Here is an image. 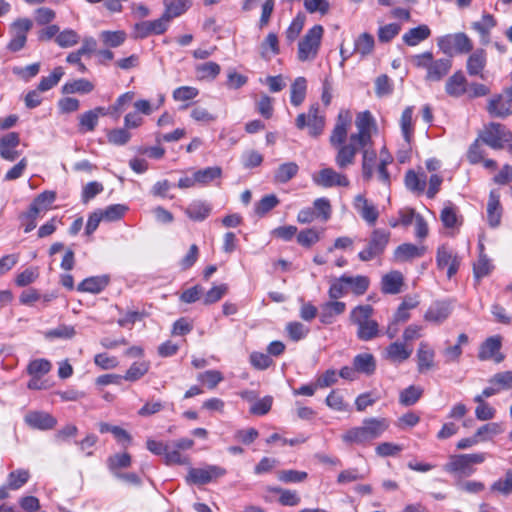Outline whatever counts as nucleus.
<instances>
[{
  "label": "nucleus",
  "instance_id": "27",
  "mask_svg": "<svg viewBox=\"0 0 512 512\" xmlns=\"http://www.w3.org/2000/svg\"><path fill=\"white\" fill-rule=\"evenodd\" d=\"M451 308L446 302L436 301L432 303L424 314V319L434 324H441L450 315Z\"/></svg>",
  "mask_w": 512,
  "mask_h": 512
},
{
  "label": "nucleus",
  "instance_id": "9",
  "mask_svg": "<svg viewBox=\"0 0 512 512\" xmlns=\"http://www.w3.org/2000/svg\"><path fill=\"white\" fill-rule=\"evenodd\" d=\"M319 105L313 104L309 107L308 113H300L295 120V125L302 130L308 128V133L312 137H318L322 134L325 126V118L319 112Z\"/></svg>",
  "mask_w": 512,
  "mask_h": 512
},
{
  "label": "nucleus",
  "instance_id": "59",
  "mask_svg": "<svg viewBox=\"0 0 512 512\" xmlns=\"http://www.w3.org/2000/svg\"><path fill=\"white\" fill-rule=\"evenodd\" d=\"M313 209L316 212V218L326 222L332 214V207L329 199L325 197L317 198L313 202Z\"/></svg>",
  "mask_w": 512,
  "mask_h": 512
},
{
  "label": "nucleus",
  "instance_id": "54",
  "mask_svg": "<svg viewBox=\"0 0 512 512\" xmlns=\"http://www.w3.org/2000/svg\"><path fill=\"white\" fill-rule=\"evenodd\" d=\"M29 478H30V473L28 470L18 469V470L12 471L8 475V479H7L8 488L11 490H18L28 482Z\"/></svg>",
  "mask_w": 512,
  "mask_h": 512
},
{
  "label": "nucleus",
  "instance_id": "56",
  "mask_svg": "<svg viewBox=\"0 0 512 512\" xmlns=\"http://www.w3.org/2000/svg\"><path fill=\"white\" fill-rule=\"evenodd\" d=\"M63 75V68L60 66L56 67L49 76L41 78L37 88L39 89V91L46 92L52 89L54 86H56L63 77Z\"/></svg>",
  "mask_w": 512,
  "mask_h": 512
},
{
  "label": "nucleus",
  "instance_id": "7",
  "mask_svg": "<svg viewBox=\"0 0 512 512\" xmlns=\"http://www.w3.org/2000/svg\"><path fill=\"white\" fill-rule=\"evenodd\" d=\"M324 29L321 25H314L298 43L297 57L301 62L313 61L319 52Z\"/></svg>",
  "mask_w": 512,
  "mask_h": 512
},
{
  "label": "nucleus",
  "instance_id": "41",
  "mask_svg": "<svg viewBox=\"0 0 512 512\" xmlns=\"http://www.w3.org/2000/svg\"><path fill=\"white\" fill-rule=\"evenodd\" d=\"M400 127L404 140L409 145L414 134L412 106L406 107L402 112Z\"/></svg>",
  "mask_w": 512,
  "mask_h": 512
},
{
  "label": "nucleus",
  "instance_id": "51",
  "mask_svg": "<svg viewBox=\"0 0 512 512\" xmlns=\"http://www.w3.org/2000/svg\"><path fill=\"white\" fill-rule=\"evenodd\" d=\"M422 394L421 387L411 385L400 392L399 402L403 406H412L421 398Z\"/></svg>",
  "mask_w": 512,
  "mask_h": 512
},
{
  "label": "nucleus",
  "instance_id": "18",
  "mask_svg": "<svg viewBox=\"0 0 512 512\" xmlns=\"http://www.w3.org/2000/svg\"><path fill=\"white\" fill-rule=\"evenodd\" d=\"M435 350L426 341L420 342L417 352V370L419 373H426L435 367Z\"/></svg>",
  "mask_w": 512,
  "mask_h": 512
},
{
  "label": "nucleus",
  "instance_id": "12",
  "mask_svg": "<svg viewBox=\"0 0 512 512\" xmlns=\"http://www.w3.org/2000/svg\"><path fill=\"white\" fill-rule=\"evenodd\" d=\"M315 185L322 188L348 187L350 184L346 175L335 171L333 168L325 167L312 175Z\"/></svg>",
  "mask_w": 512,
  "mask_h": 512
},
{
  "label": "nucleus",
  "instance_id": "61",
  "mask_svg": "<svg viewBox=\"0 0 512 512\" xmlns=\"http://www.w3.org/2000/svg\"><path fill=\"white\" fill-rule=\"evenodd\" d=\"M80 40L78 33L72 29H65L55 38V42L62 48L76 45Z\"/></svg>",
  "mask_w": 512,
  "mask_h": 512
},
{
  "label": "nucleus",
  "instance_id": "26",
  "mask_svg": "<svg viewBox=\"0 0 512 512\" xmlns=\"http://www.w3.org/2000/svg\"><path fill=\"white\" fill-rule=\"evenodd\" d=\"M502 211L499 193L496 190L490 191L487 203V220L490 227L496 228L500 225Z\"/></svg>",
  "mask_w": 512,
  "mask_h": 512
},
{
  "label": "nucleus",
  "instance_id": "38",
  "mask_svg": "<svg viewBox=\"0 0 512 512\" xmlns=\"http://www.w3.org/2000/svg\"><path fill=\"white\" fill-rule=\"evenodd\" d=\"M94 88L95 86L91 81L85 78H80L66 82L62 86V92L64 94H88L92 92Z\"/></svg>",
  "mask_w": 512,
  "mask_h": 512
},
{
  "label": "nucleus",
  "instance_id": "44",
  "mask_svg": "<svg viewBox=\"0 0 512 512\" xmlns=\"http://www.w3.org/2000/svg\"><path fill=\"white\" fill-rule=\"evenodd\" d=\"M348 293L346 275L335 277L330 280L328 296L331 300H338Z\"/></svg>",
  "mask_w": 512,
  "mask_h": 512
},
{
  "label": "nucleus",
  "instance_id": "11",
  "mask_svg": "<svg viewBox=\"0 0 512 512\" xmlns=\"http://www.w3.org/2000/svg\"><path fill=\"white\" fill-rule=\"evenodd\" d=\"M389 239L390 232L383 229H375L371 233L367 247L359 252V259L366 262L381 255L385 251L389 243Z\"/></svg>",
  "mask_w": 512,
  "mask_h": 512
},
{
  "label": "nucleus",
  "instance_id": "53",
  "mask_svg": "<svg viewBox=\"0 0 512 512\" xmlns=\"http://www.w3.org/2000/svg\"><path fill=\"white\" fill-rule=\"evenodd\" d=\"M128 207L123 204H112L105 209H99L104 221L113 222L120 220L127 212Z\"/></svg>",
  "mask_w": 512,
  "mask_h": 512
},
{
  "label": "nucleus",
  "instance_id": "15",
  "mask_svg": "<svg viewBox=\"0 0 512 512\" xmlns=\"http://www.w3.org/2000/svg\"><path fill=\"white\" fill-rule=\"evenodd\" d=\"M436 263L439 269L447 268V277L451 279L459 269L460 259L451 249L441 246L437 249Z\"/></svg>",
  "mask_w": 512,
  "mask_h": 512
},
{
  "label": "nucleus",
  "instance_id": "17",
  "mask_svg": "<svg viewBox=\"0 0 512 512\" xmlns=\"http://www.w3.org/2000/svg\"><path fill=\"white\" fill-rule=\"evenodd\" d=\"M24 421L29 427L43 431L53 429L57 424L56 418L44 411H30Z\"/></svg>",
  "mask_w": 512,
  "mask_h": 512
},
{
  "label": "nucleus",
  "instance_id": "8",
  "mask_svg": "<svg viewBox=\"0 0 512 512\" xmlns=\"http://www.w3.org/2000/svg\"><path fill=\"white\" fill-rule=\"evenodd\" d=\"M437 45L448 56L467 54L473 50L471 39L463 32L444 35L438 39Z\"/></svg>",
  "mask_w": 512,
  "mask_h": 512
},
{
  "label": "nucleus",
  "instance_id": "25",
  "mask_svg": "<svg viewBox=\"0 0 512 512\" xmlns=\"http://www.w3.org/2000/svg\"><path fill=\"white\" fill-rule=\"evenodd\" d=\"M109 113L104 107H96L86 111L79 116V131L82 133L92 132L95 130L100 116Z\"/></svg>",
  "mask_w": 512,
  "mask_h": 512
},
{
  "label": "nucleus",
  "instance_id": "20",
  "mask_svg": "<svg viewBox=\"0 0 512 512\" xmlns=\"http://www.w3.org/2000/svg\"><path fill=\"white\" fill-rule=\"evenodd\" d=\"M487 112L491 117L506 118L512 114V101L502 94H496L488 100Z\"/></svg>",
  "mask_w": 512,
  "mask_h": 512
},
{
  "label": "nucleus",
  "instance_id": "10",
  "mask_svg": "<svg viewBox=\"0 0 512 512\" xmlns=\"http://www.w3.org/2000/svg\"><path fill=\"white\" fill-rule=\"evenodd\" d=\"M33 27V22L29 18H17L9 28L11 39L7 44V49L11 52L22 50L27 42V35Z\"/></svg>",
  "mask_w": 512,
  "mask_h": 512
},
{
  "label": "nucleus",
  "instance_id": "43",
  "mask_svg": "<svg viewBox=\"0 0 512 512\" xmlns=\"http://www.w3.org/2000/svg\"><path fill=\"white\" fill-rule=\"evenodd\" d=\"M298 171L299 166L295 162H286L277 168L274 179L278 183H287L297 175Z\"/></svg>",
  "mask_w": 512,
  "mask_h": 512
},
{
  "label": "nucleus",
  "instance_id": "14",
  "mask_svg": "<svg viewBox=\"0 0 512 512\" xmlns=\"http://www.w3.org/2000/svg\"><path fill=\"white\" fill-rule=\"evenodd\" d=\"M168 26L162 16L153 21H142L134 25L133 37L136 39H144L150 35H161L166 32Z\"/></svg>",
  "mask_w": 512,
  "mask_h": 512
},
{
  "label": "nucleus",
  "instance_id": "35",
  "mask_svg": "<svg viewBox=\"0 0 512 512\" xmlns=\"http://www.w3.org/2000/svg\"><path fill=\"white\" fill-rule=\"evenodd\" d=\"M131 463V455L127 452L113 454L106 460L107 467L113 476L120 473V469L130 467Z\"/></svg>",
  "mask_w": 512,
  "mask_h": 512
},
{
  "label": "nucleus",
  "instance_id": "52",
  "mask_svg": "<svg viewBox=\"0 0 512 512\" xmlns=\"http://www.w3.org/2000/svg\"><path fill=\"white\" fill-rule=\"evenodd\" d=\"M321 233L322 231L316 228L302 230L297 234V242L303 247L310 248L321 239Z\"/></svg>",
  "mask_w": 512,
  "mask_h": 512
},
{
  "label": "nucleus",
  "instance_id": "5",
  "mask_svg": "<svg viewBox=\"0 0 512 512\" xmlns=\"http://www.w3.org/2000/svg\"><path fill=\"white\" fill-rule=\"evenodd\" d=\"M412 63L415 67L426 69V81H440L448 74L452 67V61L449 58H441L434 60L431 52H423L412 56Z\"/></svg>",
  "mask_w": 512,
  "mask_h": 512
},
{
  "label": "nucleus",
  "instance_id": "64",
  "mask_svg": "<svg viewBox=\"0 0 512 512\" xmlns=\"http://www.w3.org/2000/svg\"><path fill=\"white\" fill-rule=\"evenodd\" d=\"M489 382L492 385H497L499 391L512 389V371L496 373L490 378Z\"/></svg>",
  "mask_w": 512,
  "mask_h": 512
},
{
  "label": "nucleus",
  "instance_id": "57",
  "mask_svg": "<svg viewBox=\"0 0 512 512\" xmlns=\"http://www.w3.org/2000/svg\"><path fill=\"white\" fill-rule=\"evenodd\" d=\"M374 45V37L371 34L365 32L355 40V51L362 56H366L373 51Z\"/></svg>",
  "mask_w": 512,
  "mask_h": 512
},
{
  "label": "nucleus",
  "instance_id": "62",
  "mask_svg": "<svg viewBox=\"0 0 512 512\" xmlns=\"http://www.w3.org/2000/svg\"><path fill=\"white\" fill-rule=\"evenodd\" d=\"M286 331L291 340L297 342L304 339L310 332V329L301 322H289L286 325Z\"/></svg>",
  "mask_w": 512,
  "mask_h": 512
},
{
  "label": "nucleus",
  "instance_id": "40",
  "mask_svg": "<svg viewBox=\"0 0 512 512\" xmlns=\"http://www.w3.org/2000/svg\"><path fill=\"white\" fill-rule=\"evenodd\" d=\"M353 366L357 372L371 375L376 369L375 359L372 354L362 353L354 357Z\"/></svg>",
  "mask_w": 512,
  "mask_h": 512
},
{
  "label": "nucleus",
  "instance_id": "50",
  "mask_svg": "<svg viewBox=\"0 0 512 512\" xmlns=\"http://www.w3.org/2000/svg\"><path fill=\"white\" fill-rule=\"evenodd\" d=\"M150 369V362L148 361H137L134 362L124 375L126 381H137L141 379Z\"/></svg>",
  "mask_w": 512,
  "mask_h": 512
},
{
  "label": "nucleus",
  "instance_id": "24",
  "mask_svg": "<svg viewBox=\"0 0 512 512\" xmlns=\"http://www.w3.org/2000/svg\"><path fill=\"white\" fill-rule=\"evenodd\" d=\"M487 64V54L482 48L474 50L467 59L466 69L470 76L484 79L483 70Z\"/></svg>",
  "mask_w": 512,
  "mask_h": 512
},
{
  "label": "nucleus",
  "instance_id": "1",
  "mask_svg": "<svg viewBox=\"0 0 512 512\" xmlns=\"http://www.w3.org/2000/svg\"><path fill=\"white\" fill-rule=\"evenodd\" d=\"M374 119L369 111L360 112L355 121L356 133H352L346 144L336 146L338 148L335 163L340 169L354 164L358 150L371 144V131L374 127Z\"/></svg>",
  "mask_w": 512,
  "mask_h": 512
},
{
  "label": "nucleus",
  "instance_id": "28",
  "mask_svg": "<svg viewBox=\"0 0 512 512\" xmlns=\"http://www.w3.org/2000/svg\"><path fill=\"white\" fill-rule=\"evenodd\" d=\"M424 246H417L411 243H404L399 245L394 251V258L399 262L410 261L415 258H420L425 254Z\"/></svg>",
  "mask_w": 512,
  "mask_h": 512
},
{
  "label": "nucleus",
  "instance_id": "19",
  "mask_svg": "<svg viewBox=\"0 0 512 512\" xmlns=\"http://www.w3.org/2000/svg\"><path fill=\"white\" fill-rule=\"evenodd\" d=\"M350 123L351 117L349 112H340L338 114L336 124L330 135V144L332 146L335 147L341 144H345Z\"/></svg>",
  "mask_w": 512,
  "mask_h": 512
},
{
  "label": "nucleus",
  "instance_id": "47",
  "mask_svg": "<svg viewBox=\"0 0 512 512\" xmlns=\"http://www.w3.org/2000/svg\"><path fill=\"white\" fill-rule=\"evenodd\" d=\"M480 254L477 262L473 266L474 276L477 279L483 278L490 274L493 269V265L490 259L483 253V244L479 245Z\"/></svg>",
  "mask_w": 512,
  "mask_h": 512
},
{
  "label": "nucleus",
  "instance_id": "2",
  "mask_svg": "<svg viewBox=\"0 0 512 512\" xmlns=\"http://www.w3.org/2000/svg\"><path fill=\"white\" fill-rule=\"evenodd\" d=\"M388 428L389 421L386 418H365L361 426L348 429L341 438L349 445H366L380 438Z\"/></svg>",
  "mask_w": 512,
  "mask_h": 512
},
{
  "label": "nucleus",
  "instance_id": "63",
  "mask_svg": "<svg viewBox=\"0 0 512 512\" xmlns=\"http://www.w3.org/2000/svg\"><path fill=\"white\" fill-rule=\"evenodd\" d=\"M490 490L492 492H498L503 495H509L512 493V470H508L505 474L504 479H498L495 481Z\"/></svg>",
  "mask_w": 512,
  "mask_h": 512
},
{
  "label": "nucleus",
  "instance_id": "3",
  "mask_svg": "<svg viewBox=\"0 0 512 512\" xmlns=\"http://www.w3.org/2000/svg\"><path fill=\"white\" fill-rule=\"evenodd\" d=\"M487 456L485 452L453 454L448 457L443 469L453 477L462 480L472 476L477 471L476 465L484 463Z\"/></svg>",
  "mask_w": 512,
  "mask_h": 512
},
{
  "label": "nucleus",
  "instance_id": "32",
  "mask_svg": "<svg viewBox=\"0 0 512 512\" xmlns=\"http://www.w3.org/2000/svg\"><path fill=\"white\" fill-rule=\"evenodd\" d=\"M212 207L205 201L194 200L186 208L185 214L193 221H203L211 213Z\"/></svg>",
  "mask_w": 512,
  "mask_h": 512
},
{
  "label": "nucleus",
  "instance_id": "48",
  "mask_svg": "<svg viewBox=\"0 0 512 512\" xmlns=\"http://www.w3.org/2000/svg\"><path fill=\"white\" fill-rule=\"evenodd\" d=\"M198 185L205 186L222 175V169L218 166L206 167L194 171Z\"/></svg>",
  "mask_w": 512,
  "mask_h": 512
},
{
  "label": "nucleus",
  "instance_id": "30",
  "mask_svg": "<svg viewBox=\"0 0 512 512\" xmlns=\"http://www.w3.org/2000/svg\"><path fill=\"white\" fill-rule=\"evenodd\" d=\"M109 283V277L106 275L92 276L84 279L78 284L79 292L98 294L102 292Z\"/></svg>",
  "mask_w": 512,
  "mask_h": 512
},
{
  "label": "nucleus",
  "instance_id": "29",
  "mask_svg": "<svg viewBox=\"0 0 512 512\" xmlns=\"http://www.w3.org/2000/svg\"><path fill=\"white\" fill-rule=\"evenodd\" d=\"M431 36V29L426 24L409 29L402 36V41L410 47H414L427 40Z\"/></svg>",
  "mask_w": 512,
  "mask_h": 512
},
{
  "label": "nucleus",
  "instance_id": "22",
  "mask_svg": "<svg viewBox=\"0 0 512 512\" xmlns=\"http://www.w3.org/2000/svg\"><path fill=\"white\" fill-rule=\"evenodd\" d=\"M20 143V136L17 132H9L0 138V156L8 161L18 158L19 152L15 148Z\"/></svg>",
  "mask_w": 512,
  "mask_h": 512
},
{
  "label": "nucleus",
  "instance_id": "23",
  "mask_svg": "<svg viewBox=\"0 0 512 512\" xmlns=\"http://www.w3.org/2000/svg\"><path fill=\"white\" fill-rule=\"evenodd\" d=\"M354 208L369 225L376 223L379 217L378 209L374 204L369 203L364 195L358 194L355 196Z\"/></svg>",
  "mask_w": 512,
  "mask_h": 512
},
{
  "label": "nucleus",
  "instance_id": "58",
  "mask_svg": "<svg viewBox=\"0 0 512 512\" xmlns=\"http://www.w3.org/2000/svg\"><path fill=\"white\" fill-rule=\"evenodd\" d=\"M503 431L501 424L496 422L487 423L479 427L476 436L480 441H488Z\"/></svg>",
  "mask_w": 512,
  "mask_h": 512
},
{
  "label": "nucleus",
  "instance_id": "39",
  "mask_svg": "<svg viewBox=\"0 0 512 512\" xmlns=\"http://www.w3.org/2000/svg\"><path fill=\"white\" fill-rule=\"evenodd\" d=\"M307 81L304 77H297L291 84L290 102L293 106H300L306 97Z\"/></svg>",
  "mask_w": 512,
  "mask_h": 512
},
{
  "label": "nucleus",
  "instance_id": "42",
  "mask_svg": "<svg viewBox=\"0 0 512 512\" xmlns=\"http://www.w3.org/2000/svg\"><path fill=\"white\" fill-rule=\"evenodd\" d=\"M443 225L447 228H454L460 224L458 208L450 201L444 204L440 214Z\"/></svg>",
  "mask_w": 512,
  "mask_h": 512
},
{
  "label": "nucleus",
  "instance_id": "13",
  "mask_svg": "<svg viewBox=\"0 0 512 512\" xmlns=\"http://www.w3.org/2000/svg\"><path fill=\"white\" fill-rule=\"evenodd\" d=\"M226 474V469L217 465H208L204 468H190L186 477L187 482L204 485Z\"/></svg>",
  "mask_w": 512,
  "mask_h": 512
},
{
  "label": "nucleus",
  "instance_id": "4",
  "mask_svg": "<svg viewBox=\"0 0 512 512\" xmlns=\"http://www.w3.org/2000/svg\"><path fill=\"white\" fill-rule=\"evenodd\" d=\"M373 312L371 305H358L350 313V321L357 325V337L362 341H370L379 334L377 321L371 319Z\"/></svg>",
  "mask_w": 512,
  "mask_h": 512
},
{
  "label": "nucleus",
  "instance_id": "37",
  "mask_svg": "<svg viewBox=\"0 0 512 512\" xmlns=\"http://www.w3.org/2000/svg\"><path fill=\"white\" fill-rule=\"evenodd\" d=\"M445 90L453 97H459L466 92V78L462 72L454 73L446 82Z\"/></svg>",
  "mask_w": 512,
  "mask_h": 512
},
{
  "label": "nucleus",
  "instance_id": "36",
  "mask_svg": "<svg viewBox=\"0 0 512 512\" xmlns=\"http://www.w3.org/2000/svg\"><path fill=\"white\" fill-rule=\"evenodd\" d=\"M496 26V20L491 14H484L480 21L472 23V28L481 35L482 44L489 43L490 31Z\"/></svg>",
  "mask_w": 512,
  "mask_h": 512
},
{
  "label": "nucleus",
  "instance_id": "60",
  "mask_svg": "<svg viewBox=\"0 0 512 512\" xmlns=\"http://www.w3.org/2000/svg\"><path fill=\"white\" fill-rule=\"evenodd\" d=\"M221 71V67L216 62H205L196 66V72L200 79H215Z\"/></svg>",
  "mask_w": 512,
  "mask_h": 512
},
{
  "label": "nucleus",
  "instance_id": "21",
  "mask_svg": "<svg viewBox=\"0 0 512 512\" xmlns=\"http://www.w3.org/2000/svg\"><path fill=\"white\" fill-rule=\"evenodd\" d=\"M346 310V304L338 300L324 302L320 306L319 320L324 325L332 324L335 318L343 314Z\"/></svg>",
  "mask_w": 512,
  "mask_h": 512
},
{
  "label": "nucleus",
  "instance_id": "46",
  "mask_svg": "<svg viewBox=\"0 0 512 512\" xmlns=\"http://www.w3.org/2000/svg\"><path fill=\"white\" fill-rule=\"evenodd\" d=\"M348 291L350 290L353 294L359 296L366 293L369 288L370 280L367 276L357 275L348 276L346 275Z\"/></svg>",
  "mask_w": 512,
  "mask_h": 512
},
{
  "label": "nucleus",
  "instance_id": "55",
  "mask_svg": "<svg viewBox=\"0 0 512 512\" xmlns=\"http://www.w3.org/2000/svg\"><path fill=\"white\" fill-rule=\"evenodd\" d=\"M100 38L103 43L112 48H116L121 46L126 40V33L122 30L118 31H102L100 33Z\"/></svg>",
  "mask_w": 512,
  "mask_h": 512
},
{
  "label": "nucleus",
  "instance_id": "16",
  "mask_svg": "<svg viewBox=\"0 0 512 512\" xmlns=\"http://www.w3.org/2000/svg\"><path fill=\"white\" fill-rule=\"evenodd\" d=\"M502 346L500 336H491L487 338L480 346L478 359L481 361L493 360L500 363L504 360V355L500 352Z\"/></svg>",
  "mask_w": 512,
  "mask_h": 512
},
{
  "label": "nucleus",
  "instance_id": "45",
  "mask_svg": "<svg viewBox=\"0 0 512 512\" xmlns=\"http://www.w3.org/2000/svg\"><path fill=\"white\" fill-rule=\"evenodd\" d=\"M405 185L412 192L423 193L426 188V175L424 173L419 175L409 170L405 175Z\"/></svg>",
  "mask_w": 512,
  "mask_h": 512
},
{
  "label": "nucleus",
  "instance_id": "34",
  "mask_svg": "<svg viewBox=\"0 0 512 512\" xmlns=\"http://www.w3.org/2000/svg\"><path fill=\"white\" fill-rule=\"evenodd\" d=\"M381 290L385 294H398L403 285V276L399 271H392L382 277Z\"/></svg>",
  "mask_w": 512,
  "mask_h": 512
},
{
  "label": "nucleus",
  "instance_id": "6",
  "mask_svg": "<svg viewBox=\"0 0 512 512\" xmlns=\"http://www.w3.org/2000/svg\"><path fill=\"white\" fill-rule=\"evenodd\" d=\"M479 139L495 150H500L508 145V150L512 153V132L503 124L490 122L483 127L479 133Z\"/></svg>",
  "mask_w": 512,
  "mask_h": 512
},
{
  "label": "nucleus",
  "instance_id": "49",
  "mask_svg": "<svg viewBox=\"0 0 512 512\" xmlns=\"http://www.w3.org/2000/svg\"><path fill=\"white\" fill-rule=\"evenodd\" d=\"M375 160L376 152L364 148L362 152V177L366 182H369L373 177Z\"/></svg>",
  "mask_w": 512,
  "mask_h": 512
},
{
  "label": "nucleus",
  "instance_id": "33",
  "mask_svg": "<svg viewBox=\"0 0 512 512\" xmlns=\"http://www.w3.org/2000/svg\"><path fill=\"white\" fill-rule=\"evenodd\" d=\"M412 350L404 343L393 342L385 350V358L393 363H402L411 356Z\"/></svg>",
  "mask_w": 512,
  "mask_h": 512
},
{
  "label": "nucleus",
  "instance_id": "31",
  "mask_svg": "<svg viewBox=\"0 0 512 512\" xmlns=\"http://www.w3.org/2000/svg\"><path fill=\"white\" fill-rule=\"evenodd\" d=\"M165 11L162 14L163 19L169 25V22L184 14L191 6L190 0H164Z\"/></svg>",
  "mask_w": 512,
  "mask_h": 512
}]
</instances>
